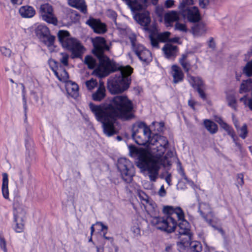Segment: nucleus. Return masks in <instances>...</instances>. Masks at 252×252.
<instances>
[{"label":"nucleus","instance_id":"f257e3e1","mask_svg":"<svg viewBox=\"0 0 252 252\" xmlns=\"http://www.w3.org/2000/svg\"><path fill=\"white\" fill-rule=\"evenodd\" d=\"M94 48L93 52L99 60V65L94 70V74L100 78L107 76L111 72L119 70L120 71L113 78L109 80L107 88L112 94L122 93L127 90L131 82L130 75L132 68L129 65L122 66L110 60L104 53L109 51L111 44L101 36L92 38Z\"/></svg>","mask_w":252,"mask_h":252},{"label":"nucleus","instance_id":"f03ea898","mask_svg":"<svg viewBox=\"0 0 252 252\" xmlns=\"http://www.w3.org/2000/svg\"><path fill=\"white\" fill-rule=\"evenodd\" d=\"M89 106L96 120L102 124L104 133L108 136L115 133L114 123L117 119L127 121L134 117L132 102L124 95L113 97L108 103L95 105L90 102Z\"/></svg>","mask_w":252,"mask_h":252},{"label":"nucleus","instance_id":"7ed1b4c3","mask_svg":"<svg viewBox=\"0 0 252 252\" xmlns=\"http://www.w3.org/2000/svg\"><path fill=\"white\" fill-rule=\"evenodd\" d=\"M134 151L137 155V166L142 172L147 171L150 180L152 182L157 180L161 166L166 167L171 164L169 158L174 155L173 152L169 151L164 157L163 155L165 152L158 156L159 153L157 149L152 153L143 149H135Z\"/></svg>","mask_w":252,"mask_h":252},{"label":"nucleus","instance_id":"20e7f679","mask_svg":"<svg viewBox=\"0 0 252 252\" xmlns=\"http://www.w3.org/2000/svg\"><path fill=\"white\" fill-rule=\"evenodd\" d=\"M164 213L167 214L166 217H154L150 220L151 223L158 229L168 233L173 232L177 226L175 217H177L181 221L178 224V235L189 234L191 232L189 222L185 220V215L180 207L174 208L166 206L163 209Z\"/></svg>","mask_w":252,"mask_h":252},{"label":"nucleus","instance_id":"39448f33","mask_svg":"<svg viewBox=\"0 0 252 252\" xmlns=\"http://www.w3.org/2000/svg\"><path fill=\"white\" fill-rule=\"evenodd\" d=\"M151 130L148 127L147 132L140 133L138 136L135 137V139L134 140L139 145H147V149H143L148 150L150 152L152 153L155 149H157V151L159 153V154H158V155H160L166 151L168 142L164 136L155 134L151 137ZM135 149H137V148H133L131 150V152L135 153L137 156L136 153L134 151ZM137 150H139V149H137Z\"/></svg>","mask_w":252,"mask_h":252},{"label":"nucleus","instance_id":"423d86ee","mask_svg":"<svg viewBox=\"0 0 252 252\" xmlns=\"http://www.w3.org/2000/svg\"><path fill=\"white\" fill-rule=\"evenodd\" d=\"M58 37L62 46L70 50L73 57L78 58L81 56L83 53V46L78 40L71 37L68 31L60 30Z\"/></svg>","mask_w":252,"mask_h":252},{"label":"nucleus","instance_id":"0eeeda50","mask_svg":"<svg viewBox=\"0 0 252 252\" xmlns=\"http://www.w3.org/2000/svg\"><path fill=\"white\" fill-rule=\"evenodd\" d=\"M13 216L15 231L22 232L26 220V210L25 206L18 200H15L13 203Z\"/></svg>","mask_w":252,"mask_h":252},{"label":"nucleus","instance_id":"6e6552de","mask_svg":"<svg viewBox=\"0 0 252 252\" xmlns=\"http://www.w3.org/2000/svg\"><path fill=\"white\" fill-rule=\"evenodd\" d=\"M117 168L123 179L127 183H130L134 175V167L132 163L126 158H120L117 162Z\"/></svg>","mask_w":252,"mask_h":252},{"label":"nucleus","instance_id":"1a4fd4ad","mask_svg":"<svg viewBox=\"0 0 252 252\" xmlns=\"http://www.w3.org/2000/svg\"><path fill=\"white\" fill-rule=\"evenodd\" d=\"M179 10L180 15L190 23L198 22L201 19L198 8L196 6H190Z\"/></svg>","mask_w":252,"mask_h":252},{"label":"nucleus","instance_id":"9d476101","mask_svg":"<svg viewBox=\"0 0 252 252\" xmlns=\"http://www.w3.org/2000/svg\"><path fill=\"white\" fill-rule=\"evenodd\" d=\"M39 12L45 21L54 25H57L58 21L53 13V9L51 4L48 3L41 4Z\"/></svg>","mask_w":252,"mask_h":252},{"label":"nucleus","instance_id":"9b49d317","mask_svg":"<svg viewBox=\"0 0 252 252\" xmlns=\"http://www.w3.org/2000/svg\"><path fill=\"white\" fill-rule=\"evenodd\" d=\"M86 24L96 33L103 34L107 32L106 24L102 23L99 20L91 18L86 22Z\"/></svg>","mask_w":252,"mask_h":252},{"label":"nucleus","instance_id":"f8f14e48","mask_svg":"<svg viewBox=\"0 0 252 252\" xmlns=\"http://www.w3.org/2000/svg\"><path fill=\"white\" fill-rule=\"evenodd\" d=\"M133 18L139 24L144 27L145 30H148V26L151 22L150 13L148 11L136 13L134 15Z\"/></svg>","mask_w":252,"mask_h":252},{"label":"nucleus","instance_id":"ddd939ff","mask_svg":"<svg viewBox=\"0 0 252 252\" xmlns=\"http://www.w3.org/2000/svg\"><path fill=\"white\" fill-rule=\"evenodd\" d=\"M133 52L143 62L149 63L152 60L151 53L145 49L142 45L134 48Z\"/></svg>","mask_w":252,"mask_h":252},{"label":"nucleus","instance_id":"4468645a","mask_svg":"<svg viewBox=\"0 0 252 252\" xmlns=\"http://www.w3.org/2000/svg\"><path fill=\"white\" fill-rule=\"evenodd\" d=\"M139 196L142 200L146 201V204L145 205V208L148 214L152 216V219L153 217H155V216L159 212L156 204L155 203L150 202L148 200V196L143 192L139 193Z\"/></svg>","mask_w":252,"mask_h":252},{"label":"nucleus","instance_id":"2eb2a0df","mask_svg":"<svg viewBox=\"0 0 252 252\" xmlns=\"http://www.w3.org/2000/svg\"><path fill=\"white\" fill-rule=\"evenodd\" d=\"M162 50L165 57L168 59H174L178 52V47L169 43H166Z\"/></svg>","mask_w":252,"mask_h":252},{"label":"nucleus","instance_id":"dca6fc26","mask_svg":"<svg viewBox=\"0 0 252 252\" xmlns=\"http://www.w3.org/2000/svg\"><path fill=\"white\" fill-rule=\"evenodd\" d=\"M179 11L171 10L166 13L164 15V22L167 27L172 26V24L178 22L180 19Z\"/></svg>","mask_w":252,"mask_h":252},{"label":"nucleus","instance_id":"f3484780","mask_svg":"<svg viewBox=\"0 0 252 252\" xmlns=\"http://www.w3.org/2000/svg\"><path fill=\"white\" fill-rule=\"evenodd\" d=\"M171 73L173 77V82L174 83L177 84L183 80L184 74L179 66L177 65H172Z\"/></svg>","mask_w":252,"mask_h":252},{"label":"nucleus","instance_id":"a211bd4d","mask_svg":"<svg viewBox=\"0 0 252 252\" xmlns=\"http://www.w3.org/2000/svg\"><path fill=\"white\" fill-rule=\"evenodd\" d=\"M148 126L143 122H138L134 124L132 128V137L135 139V137L138 136L140 133L147 132Z\"/></svg>","mask_w":252,"mask_h":252},{"label":"nucleus","instance_id":"6ab92c4d","mask_svg":"<svg viewBox=\"0 0 252 252\" xmlns=\"http://www.w3.org/2000/svg\"><path fill=\"white\" fill-rule=\"evenodd\" d=\"M65 89L67 94L72 97L76 98L79 95V87L75 82L70 80L66 82Z\"/></svg>","mask_w":252,"mask_h":252},{"label":"nucleus","instance_id":"aec40b11","mask_svg":"<svg viewBox=\"0 0 252 252\" xmlns=\"http://www.w3.org/2000/svg\"><path fill=\"white\" fill-rule=\"evenodd\" d=\"M106 96V89L103 82H100L96 91L92 94V99L95 101H100Z\"/></svg>","mask_w":252,"mask_h":252},{"label":"nucleus","instance_id":"412c9836","mask_svg":"<svg viewBox=\"0 0 252 252\" xmlns=\"http://www.w3.org/2000/svg\"><path fill=\"white\" fill-rule=\"evenodd\" d=\"M67 3L69 6L79 10L83 13H87V5L84 0H67Z\"/></svg>","mask_w":252,"mask_h":252},{"label":"nucleus","instance_id":"4be33fe9","mask_svg":"<svg viewBox=\"0 0 252 252\" xmlns=\"http://www.w3.org/2000/svg\"><path fill=\"white\" fill-rule=\"evenodd\" d=\"M19 12L21 16L25 18H32L35 14L34 8L29 5L21 6L19 9Z\"/></svg>","mask_w":252,"mask_h":252},{"label":"nucleus","instance_id":"5701e85b","mask_svg":"<svg viewBox=\"0 0 252 252\" xmlns=\"http://www.w3.org/2000/svg\"><path fill=\"white\" fill-rule=\"evenodd\" d=\"M2 176V183L1 186V191L3 198L6 200L9 199V189H8V174L3 173Z\"/></svg>","mask_w":252,"mask_h":252},{"label":"nucleus","instance_id":"b1692460","mask_svg":"<svg viewBox=\"0 0 252 252\" xmlns=\"http://www.w3.org/2000/svg\"><path fill=\"white\" fill-rule=\"evenodd\" d=\"M192 233L185 234L183 235H178V238L180 242L177 243L178 246L181 245L183 247H188L191 242Z\"/></svg>","mask_w":252,"mask_h":252},{"label":"nucleus","instance_id":"393cba45","mask_svg":"<svg viewBox=\"0 0 252 252\" xmlns=\"http://www.w3.org/2000/svg\"><path fill=\"white\" fill-rule=\"evenodd\" d=\"M53 71L60 81L65 83L69 81V75L64 68L60 67L58 68L57 70L53 69Z\"/></svg>","mask_w":252,"mask_h":252},{"label":"nucleus","instance_id":"a878e982","mask_svg":"<svg viewBox=\"0 0 252 252\" xmlns=\"http://www.w3.org/2000/svg\"><path fill=\"white\" fill-rule=\"evenodd\" d=\"M206 30L205 25L202 22L197 23L192 28L193 34L197 36L205 33Z\"/></svg>","mask_w":252,"mask_h":252},{"label":"nucleus","instance_id":"bb28decb","mask_svg":"<svg viewBox=\"0 0 252 252\" xmlns=\"http://www.w3.org/2000/svg\"><path fill=\"white\" fill-rule=\"evenodd\" d=\"M188 81L192 87L196 89L203 86V82L199 77H195L190 74L187 75Z\"/></svg>","mask_w":252,"mask_h":252},{"label":"nucleus","instance_id":"cd10ccee","mask_svg":"<svg viewBox=\"0 0 252 252\" xmlns=\"http://www.w3.org/2000/svg\"><path fill=\"white\" fill-rule=\"evenodd\" d=\"M19 181L21 185H23L26 178L27 177H31V174L29 167L26 168H20L18 171Z\"/></svg>","mask_w":252,"mask_h":252},{"label":"nucleus","instance_id":"c85d7f7f","mask_svg":"<svg viewBox=\"0 0 252 252\" xmlns=\"http://www.w3.org/2000/svg\"><path fill=\"white\" fill-rule=\"evenodd\" d=\"M35 32L36 35L41 40L49 35V30L46 26L40 25L37 27L35 30Z\"/></svg>","mask_w":252,"mask_h":252},{"label":"nucleus","instance_id":"c756f323","mask_svg":"<svg viewBox=\"0 0 252 252\" xmlns=\"http://www.w3.org/2000/svg\"><path fill=\"white\" fill-rule=\"evenodd\" d=\"M204 125L205 128L210 133L215 134L218 131V126L213 121L209 120H205Z\"/></svg>","mask_w":252,"mask_h":252},{"label":"nucleus","instance_id":"7c9ffc66","mask_svg":"<svg viewBox=\"0 0 252 252\" xmlns=\"http://www.w3.org/2000/svg\"><path fill=\"white\" fill-rule=\"evenodd\" d=\"M252 88V79H249L247 80L243 81L241 83L239 92L241 94L249 92Z\"/></svg>","mask_w":252,"mask_h":252},{"label":"nucleus","instance_id":"2f4dec72","mask_svg":"<svg viewBox=\"0 0 252 252\" xmlns=\"http://www.w3.org/2000/svg\"><path fill=\"white\" fill-rule=\"evenodd\" d=\"M84 63L90 69H93L96 65L95 60L91 56H87L84 59Z\"/></svg>","mask_w":252,"mask_h":252},{"label":"nucleus","instance_id":"473e14b6","mask_svg":"<svg viewBox=\"0 0 252 252\" xmlns=\"http://www.w3.org/2000/svg\"><path fill=\"white\" fill-rule=\"evenodd\" d=\"M189 247H190V250L194 252H200L202 250V245L198 241L191 242Z\"/></svg>","mask_w":252,"mask_h":252},{"label":"nucleus","instance_id":"72a5a7b5","mask_svg":"<svg viewBox=\"0 0 252 252\" xmlns=\"http://www.w3.org/2000/svg\"><path fill=\"white\" fill-rule=\"evenodd\" d=\"M55 37L53 35H47L41 39L42 41L49 48L51 47L54 43Z\"/></svg>","mask_w":252,"mask_h":252},{"label":"nucleus","instance_id":"f704fd0d","mask_svg":"<svg viewBox=\"0 0 252 252\" xmlns=\"http://www.w3.org/2000/svg\"><path fill=\"white\" fill-rule=\"evenodd\" d=\"M237 131L239 133V136L243 139H245L248 134L247 125L246 124H243L241 127L239 128V130Z\"/></svg>","mask_w":252,"mask_h":252},{"label":"nucleus","instance_id":"c9c22d12","mask_svg":"<svg viewBox=\"0 0 252 252\" xmlns=\"http://www.w3.org/2000/svg\"><path fill=\"white\" fill-rule=\"evenodd\" d=\"M194 4V1L193 0H180L178 8V10H180L186 7L192 6Z\"/></svg>","mask_w":252,"mask_h":252},{"label":"nucleus","instance_id":"e433bc0d","mask_svg":"<svg viewBox=\"0 0 252 252\" xmlns=\"http://www.w3.org/2000/svg\"><path fill=\"white\" fill-rule=\"evenodd\" d=\"M243 72L249 77L252 76V60L247 63L244 67Z\"/></svg>","mask_w":252,"mask_h":252},{"label":"nucleus","instance_id":"4c0bfd02","mask_svg":"<svg viewBox=\"0 0 252 252\" xmlns=\"http://www.w3.org/2000/svg\"><path fill=\"white\" fill-rule=\"evenodd\" d=\"M170 35V32H165L158 34L157 38L161 42H165L168 40Z\"/></svg>","mask_w":252,"mask_h":252},{"label":"nucleus","instance_id":"58836bf2","mask_svg":"<svg viewBox=\"0 0 252 252\" xmlns=\"http://www.w3.org/2000/svg\"><path fill=\"white\" fill-rule=\"evenodd\" d=\"M174 29L176 30H178L184 32H186L188 31L187 25L185 24L181 23L178 22L176 23Z\"/></svg>","mask_w":252,"mask_h":252},{"label":"nucleus","instance_id":"ea45409f","mask_svg":"<svg viewBox=\"0 0 252 252\" xmlns=\"http://www.w3.org/2000/svg\"><path fill=\"white\" fill-rule=\"evenodd\" d=\"M241 101L244 102V104L247 105L251 110H252V97L247 99V96L245 95L240 99Z\"/></svg>","mask_w":252,"mask_h":252},{"label":"nucleus","instance_id":"a19ab883","mask_svg":"<svg viewBox=\"0 0 252 252\" xmlns=\"http://www.w3.org/2000/svg\"><path fill=\"white\" fill-rule=\"evenodd\" d=\"M97 84L96 80L94 79H91L86 82V87L90 90L94 89L96 86Z\"/></svg>","mask_w":252,"mask_h":252},{"label":"nucleus","instance_id":"79ce46f5","mask_svg":"<svg viewBox=\"0 0 252 252\" xmlns=\"http://www.w3.org/2000/svg\"><path fill=\"white\" fill-rule=\"evenodd\" d=\"M60 55L61 56V58L60 60V62L64 65H68V60L69 58L68 55L65 53H62L60 54Z\"/></svg>","mask_w":252,"mask_h":252},{"label":"nucleus","instance_id":"37998d69","mask_svg":"<svg viewBox=\"0 0 252 252\" xmlns=\"http://www.w3.org/2000/svg\"><path fill=\"white\" fill-rule=\"evenodd\" d=\"M0 247L4 252H7L6 242L4 237L0 233Z\"/></svg>","mask_w":252,"mask_h":252},{"label":"nucleus","instance_id":"c03bdc74","mask_svg":"<svg viewBox=\"0 0 252 252\" xmlns=\"http://www.w3.org/2000/svg\"><path fill=\"white\" fill-rule=\"evenodd\" d=\"M129 38L132 45L133 51H134V48H137L139 45H141V44L137 43L136 36L134 34L130 35Z\"/></svg>","mask_w":252,"mask_h":252},{"label":"nucleus","instance_id":"a18cd8bd","mask_svg":"<svg viewBox=\"0 0 252 252\" xmlns=\"http://www.w3.org/2000/svg\"><path fill=\"white\" fill-rule=\"evenodd\" d=\"M180 63L184 69L185 71L187 72V75L189 74V70L190 69V65L189 62L187 61H180Z\"/></svg>","mask_w":252,"mask_h":252},{"label":"nucleus","instance_id":"49530a36","mask_svg":"<svg viewBox=\"0 0 252 252\" xmlns=\"http://www.w3.org/2000/svg\"><path fill=\"white\" fill-rule=\"evenodd\" d=\"M107 16L111 18L113 21L116 23L117 19V13L112 10H108L106 12Z\"/></svg>","mask_w":252,"mask_h":252},{"label":"nucleus","instance_id":"de8ad7c7","mask_svg":"<svg viewBox=\"0 0 252 252\" xmlns=\"http://www.w3.org/2000/svg\"><path fill=\"white\" fill-rule=\"evenodd\" d=\"M164 9L162 6H157L156 7L155 12L157 16L159 17L161 20L163 14Z\"/></svg>","mask_w":252,"mask_h":252},{"label":"nucleus","instance_id":"09e8293b","mask_svg":"<svg viewBox=\"0 0 252 252\" xmlns=\"http://www.w3.org/2000/svg\"><path fill=\"white\" fill-rule=\"evenodd\" d=\"M0 50L1 54L4 56L8 57H9L11 56V51L9 49L5 47H1Z\"/></svg>","mask_w":252,"mask_h":252},{"label":"nucleus","instance_id":"8fccbe9b","mask_svg":"<svg viewBox=\"0 0 252 252\" xmlns=\"http://www.w3.org/2000/svg\"><path fill=\"white\" fill-rule=\"evenodd\" d=\"M131 230L135 237L141 236L140 229L138 226H133L131 227Z\"/></svg>","mask_w":252,"mask_h":252},{"label":"nucleus","instance_id":"3c124183","mask_svg":"<svg viewBox=\"0 0 252 252\" xmlns=\"http://www.w3.org/2000/svg\"><path fill=\"white\" fill-rule=\"evenodd\" d=\"M149 38L150 39V42L151 45L153 47L158 48V39H156L152 35L149 36Z\"/></svg>","mask_w":252,"mask_h":252},{"label":"nucleus","instance_id":"603ef678","mask_svg":"<svg viewBox=\"0 0 252 252\" xmlns=\"http://www.w3.org/2000/svg\"><path fill=\"white\" fill-rule=\"evenodd\" d=\"M21 85H22V87L23 88V103H24V108L25 109V113H26V111L27 109V106L26 99L25 97V87L23 84H22Z\"/></svg>","mask_w":252,"mask_h":252},{"label":"nucleus","instance_id":"864d4df0","mask_svg":"<svg viewBox=\"0 0 252 252\" xmlns=\"http://www.w3.org/2000/svg\"><path fill=\"white\" fill-rule=\"evenodd\" d=\"M175 4V1L174 0H166L164 3V6L167 8H170L172 7Z\"/></svg>","mask_w":252,"mask_h":252},{"label":"nucleus","instance_id":"5fc2aeb1","mask_svg":"<svg viewBox=\"0 0 252 252\" xmlns=\"http://www.w3.org/2000/svg\"><path fill=\"white\" fill-rule=\"evenodd\" d=\"M225 131L227 132V134L229 135L231 138H234L236 136L235 131L231 126H229L227 128Z\"/></svg>","mask_w":252,"mask_h":252},{"label":"nucleus","instance_id":"6e6d98bb","mask_svg":"<svg viewBox=\"0 0 252 252\" xmlns=\"http://www.w3.org/2000/svg\"><path fill=\"white\" fill-rule=\"evenodd\" d=\"M152 125L154 126L157 125L159 126V128L158 129V131H161L162 130V129L164 126V124L163 122H154L152 123Z\"/></svg>","mask_w":252,"mask_h":252},{"label":"nucleus","instance_id":"4d7b16f0","mask_svg":"<svg viewBox=\"0 0 252 252\" xmlns=\"http://www.w3.org/2000/svg\"><path fill=\"white\" fill-rule=\"evenodd\" d=\"M166 193V190L164 188L163 185H162L158 190V194L161 197L165 196Z\"/></svg>","mask_w":252,"mask_h":252},{"label":"nucleus","instance_id":"13d9d810","mask_svg":"<svg viewBox=\"0 0 252 252\" xmlns=\"http://www.w3.org/2000/svg\"><path fill=\"white\" fill-rule=\"evenodd\" d=\"M197 91L200 96L201 98H202L203 99H206V94L204 93V91L201 89V88H200L197 89Z\"/></svg>","mask_w":252,"mask_h":252},{"label":"nucleus","instance_id":"bf43d9fd","mask_svg":"<svg viewBox=\"0 0 252 252\" xmlns=\"http://www.w3.org/2000/svg\"><path fill=\"white\" fill-rule=\"evenodd\" d=\"M106 232L104 233L103 235V237L104 238V239H105V240H107L108 241H110V243L113 245H114V239L113 237H107L106 236Z\"/></svg>","mask_w":252,"mask_h":252},{"label":"nucleus","instance_id":"052dcab7","mask_svg":"<svg viewBox=\"0 0 252 252\" xmlns=\"http://www.w3.org/2000/svg\"><path fill=\"white\" fill-rule=\"evenodd\" d=\"M233 139V141L235 143L236 146H237L238 148L241 149V145L238 142V138L236 137V136H234V138H232Z\"/></svg>","mask_w":252,"mask_h":252},{"label":"nucleus","instance_id":"680f3d73","mask_svg":"<svg viewBox=\"0 0 252 252\" xmlns=\"http://www.w3.org/2000/svg\"><path fill=\"white\" fill-rule=\"evenodd\" d=\"M180 174L181 175V176H182V177L183 178V179L187 182H189V180L188 179V177H187V176L186 175L184 170L183 169H181V171H180Z\"/></svg>","mask_w":252,"mask_h":252},{"label":"nucleus","instance_id":"e2e57ef3","mask_svg":"<svg viewBox=\"0 0 252 252\" xmlns=\"http://www.w3.org/2000/svg\"><path fill=\"white\" fill-rule=\"evenodd\" d=\"M196 104V102L192 100H189L188 101L189 105L192 108L193 110H194V105Z\"/></svg>","mask_w":252,"mask_h":252},{"label":"nucleus","instance_id":"0e129e2a","mask_svg":"<svg viewBox=\"0 0 252 252\" xmlns=\"http://www.w3.org/2000/svg\"><path fill=\"white\" fill-rule=\"evenodd\" d=\"M96 224H99L101 226V231L105 229L107 230L108 227L106 225H105L102 222H96Z\"/></svg>","mask_w":252,"mask_h":252},{"label":"nucleus","instance_id":"69168bd1","mask_svg":"<svg viewBox=\"0 0 252 252\" xmlns=\"http://www.w3.org/2000/svg\"><path fill=\"white\" fill-rule=\"evenodd\" d=\"M165 181L168 184L169 186L170 185V183L171 182V175L168 174L167 175L165 178Z\"/></svg>","mask_w":252,"mask_h":252},{"label":"nucleus","instance_id":"338daca9","mask_svg":"<svg viewBox=\"0 0 252 252\" xmlns=\"http://www.w3.org/2000/svg\"><path fill=\"white\" fill-rule=\"evenodd\" d=\"M180 38L178 37H175L169 39V41L171 42L178 43L179 41Z\"/></svg>","mask_w":252,"mask_h":252},{"label":"nucleus","instance_id":"774afa93","mask_svg":"<svg viewBox=\"0 0 252 252\" xmlns=\"http://www.w3.org/2000/svg\"><path fill=\"white\" fill-rule=\"evenodd\" d=\"M220 126L224 130H225L227 128H228L230 126H229L228 124H227L226 123L224 122L222 123Z\"/></svg>","mask_w":252,"mask_h":252}]
</instances>
